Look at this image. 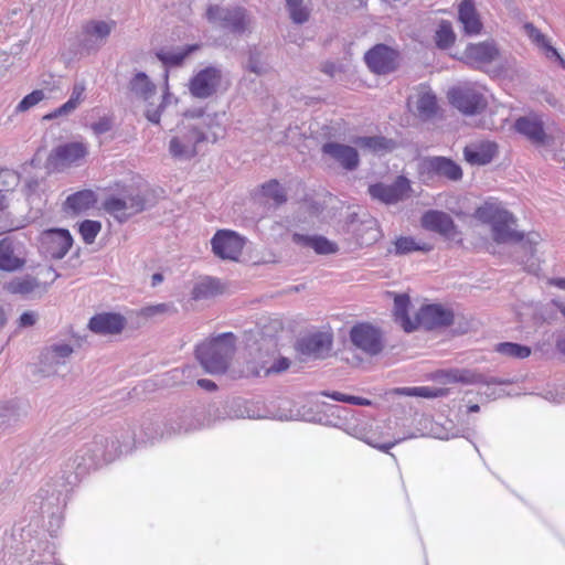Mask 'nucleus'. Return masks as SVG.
I'll return each instance as SVG.
<instances>
[{"instance_id":"4c0bfd02","label":"nucleus","mask_w":565,"mask_h":565,"mask_svg":"<svg viewBox=\"0 0 565 565\" xmlns=\"http://www.w3.org/2000/svg\"><path fill=\"white\" fill-rule=\"evenodd\" d=\"M411 300L405 294L397 295L394 299V316L396 321L401 323L406 332H412L416 329L415 320H411L408 317V307Z\"/></svg>"},{"instance_id":"de8ad7c7","label":"nucleus","mask_w":565,"mask_h":565,"mask_svg":"<svg viewBox=\"0 0 565 565\" xmlns=\"http://www.w3.org/2000/svg\"><path fill=\"white\" fill-rule=\"evenodd\" d=\"M286 7L294 23L302 24L308 21L310 10L303 0H286Z\"/></svg>"},{"instance_id":"bb28decb","label":"nucleus","mask_w":565,"mask_h":565,"mask_svg":"<svg viewBox=\"0 0 565 565\" xmlns=\"http://www.w3.org/2000/svg\"><path fill=\"white\" fill-rule=\"evenodd\" d=\"M458 21L466 35L476 36L482 31L483 24L472 0H462L458 6Z\"/></svg>"},{"instance_id":"6e6552de","label":"nucleus","mask_w":565,"mask_h":565,"mask_svg":"<svg viewBox=\"0 0 565 565\" xmlns=\"http://www.w3.org/2000/svg\"><path fill=\"white\" fill-rule=\"evenodd\" d=\"M74 353V345L70 341L54 339L46 343L39 358V370L43 375L58 374L61 367L66 366Z\"/></svg>"},{"instance_id":"09e8293b","label":"nucleus","mask_w":565,"mask_h":565,"mask_svg":"<svg viewBox=\"0 0 565 565\" xmlns=\"http://www.w3.org/2000/svg\"><path fill=\"white\" fill-rule=\"evenodd\" d=\"M39 287V282L32 277H22L11 280L7 285V290L14 295H29Z\"/></svg>"},{"instance_id":"2f4dec72","label":"nucleus","mask_w":565,"mask_h":565,"mask_svg":"<svg viewBox=\"0 0 565 565\" xmlns=\"http://www.w3.org/2000/svg\"><path fill=\"white\" fill-rule=\"evenodd\" d=\"M97 198L92 190H81L68 195L64 203V211L78 214L89 210L96 203Z\"/></svg>"},{"instance_id":"49530a36","label":"nucleus","mask_w":565,"mask_h":565,"mask_svg":"<svg viewBox=\"0 0 565 565\" xmlns=\"http://www.w3.org/2000/svg\"><path fill=\"white\" fill-rule=\"evenodd\" d=\"M262 195L273 200L275 205H281L287 201V193L282 185L275 179L264 183L260 189Z\"/></svg>"},{"instance_id":"f8f14e48","label":"nucleus","mask_w":565,"mask_h":565,"mask_svg":"<svg viewBox=\"0 0 565 565\" xmlns=\"http://www.w3.org/2000/svg\"><path fill=\"white\" fill-rule=\"evenodd\" d=\"M419 173L425 181L444 178L449 181H459L462 170L458 163L446 157H427L419 164Z\"/></svg>"},{"instance_id":"c9c22d12","label":"nucleus","mask_w":565,"mask_h":565,"mask_svg":"<svg viewBox=\"0 0 565 565\" xmlns=\"http://www.w3.org/2000/svg\"><path fill=\"white\" fill-rule=\"evenodd\" d=\"M86 86L84 82H76L72 88L71 96L66 103L57 107L54 111L46 115L44 118L53 119L60 116H65L74 111L78 105L84 100V93Z\"/></svg>"},{"instance_id":"aec40b11","label":"nucleus","mask_w":565,"mask_h":565,"mask_svg":"<svg viewBox=\"0 0 565 565\" xmlns=\"http://www.w3.org/2000/svg\"><path fill=\"white\" fill-rule=\"evenodd\" d=\"M352 343L369 355H376L383 350V339L379 329L369 323L354 326L350 331Z\"/></svg>"},{"instance_id":"dca6fc26","label":"nucleus","mask_w":565,"mask_h":565,"mask_svg":"<svg viewBox=\"0 0 565 565\" xmlns=\"http://www.w3.org/2000/svg\"><path fill=\"white\" fill-rule=\"evenodd\" d=\"M420 222L425 230L437 233L445 239L461 242L458 226L452 217L444 211L429 210L423 214Z\"/></svg>"},{"instance_id":"052dcab7","label":"nucleus","mask_w":565,"mask_h":565,"mask_svg":"<svg viewBox=\"0 0 565 565\" xmlns=\"http://www.w3.org/2000/svg\"><path fill=\"white\" fill-rule=\"evenodd\" d=\"M289 365H290L289 360L286 358H281L278 361H276L271 366L267 367L265 373L266 374L279 373V372L287 370L289 367Z\"/></svg>"},{"instance_id":"9b49d317","label":"nucleus","mask_w":565,"mask_h":565,"mask_svg":"<svg viewBox=\"0 0 565 565\" xmlns=\"http://www.w3.org/2000/svg\"><path fill=\"white\" fill-rule=\"evenodd\" d=\"M246 238L231 230H218L211 239L213 254L223 260L236 262L242 255Z\"/></svg>"},{"instance_id":"f03ea898","label":"nucleus","mask_w":565,"mask_h":565,"mask_svg":"<svg viewBox=\"0 0 565 565\" xmlns=\"http://www.w3.org/2000/svg\"><path fill=\"white\" fill-rule=\"evenodd\" d=\"M475 217L481 223L491 226L492 238L502 244L508 242H523V247L531 255L534 254L535 246L540 242V235L536 233L527 234L524 239L523 233L514 228L516 218L510 213L501 202L488 200L475 211Z\"/></svg>"},{"instance_id":"6ab92c4d","label":"nucleus","mask_w":565,"mask_h":565,"mask_svg":"<svg viewBox=\"0 0 565 565\" xmlns=\"http://www.w3.org/2000/svg\"><path fill=\"white\" fill-rule=\"evenodd\" d=\"M454 321V312L441 305L431 303L423 306L415 317V326L425 330L448 327Z\"/></svg>"},{"instance_id":"a878e982","label":"nucleus","mask_w":565,"mask_h":565,"mask_svg":"<svg viewBox=\"0 0 565 565\" xmlns=\"http://www.w3.org/2000/svg\"><path fill=\"white\" fill-rule=\"evenodd\" d=\"M25 264L24 256L20 247L10 237L0 241V270L17 271Z\"/></svg>"},{"instance_id":"603ef678","label":"nucleus","mask_w":565,"mask_h":565,"mask_svg":"<svg viewBox=\"0 0 565 565\" xmlns=\"http://www.w3.org/2000/svg\"><path fill=\"white\" fill-rule=\"evenodd\" d=\"M44 98V92L42 89H35L24 96L22 100L17 105L15 113H24L30 108L38 105Z\"/></svg>"},{"instance_id":"1a4fd4ad","label":"nucleus","mask_w":565,"mask_h":565,"mask_svg":"<svg viewBox=\"0 0 565 565\" xmlns=\"http://www.w3.org/2000/svg\"><path fill=\"white\" fill-rule=\"evenodd\" d=\"M88 154V146L83 141H71L53 148L47 157L46 166L53 171H64L73 166H79Z\"/></svg>"},{"instance_id":"ddd939ff","label":"nucleus","mask_w":565,"mask_h":565,"mask_svg":"<svg viewBox=\"0 0 565 565\" xmlns=\"http://www.w3.org/2000/svg\"><path fill=\"white\" fill-rule=\"evenodd\" d=\"M222 70L207 66L195 73L189 82L190 94L199 99H206L215 95L222 83Z\"/></svg>"},{"instance_id":"b1692460","label":"nucleus","mask_w":565,"mask_h":565,"mask_svg":"<svg viewBox=\"0 0 565 565\" xmlns=\"http://www.w3.org/2000/svg\"><path fill=\"white\" fill-rule=\"evenodd\" d=\"M499 55L500 51L494 41L470 43L463 52L465 62L477 68L494 62Z\"/></svg>"},{"instance_id":"c85d7f7f","label":"nucleus","mask_w":565,"mask_h":565,"mask_svg":"<svg viewBox=\"0 0 565 565\" xmlns=\"http://www.w3.org/2000/svg\"><path fill=\"white\" fill-rule=\"evenodd\" d=\"M447 379L449 382L454 383L483 384L487 387H490L491 385H504L508 383L505 380L493 376H486L481 373L468 369L451 370L447 373Z\"/></svg>"},{"instance_id":"e433bc0d","label":"nucleus","mask_w":565,"mask_h":565,"mask_svg":"<svg viewBox=\"0 0 565 565\" xmlns=\"http://www.w3.org/2000/svg\"><path fill=\"white\" fill-rule=\"evenodd\" d=\"M524 31L534 44L544 50L547 58H555L565 66L564 60L558 54L557 50L550 44L547 38L532 23H525Z\"/></svg>"},{"instance_id":"0e129e2a","label":"nucleus","mask_w":565,"mask_h":565,"mask_svg":"<svg viewBox=\"0 0 565 565\" xmlns=\"http://www.w3.org/2000/svg\"><path fill=\"white\" fill-rule=\"evenodd\" d=\"M345 403L353 404V405H362V406L371 405V401L363 398V397L353 396V395H349L348 398H345Z\"/></svg>"},{"instance_id":"6e6d98bb","label":"nucleus","mask_w":565,"mask_h":565,"mask_svg":"<svg viewBox=\"0 0 565 565\" xmlns=\"http://www.w3.org/2000/svg\"><path fill=\"white\" fill-rule=\"evenodd\" d=\"M113 128V120L108 116L100 117L96 122L90 125V129L96 136L108 132Z\"/></svg>"},{"instance_id":"680f3d73","label":"nucleus","mask_w":565,"mask_h":565,"mask_svg":"<svg viewBox=\"0 0 565 565\" xmlns=\"http://www.w3.org/2000/svg\"><path fill=\"white\" fill-rule=\"evenodd\" d=\"M164 310H167V305H164V303H160L157 306L143 307V319L148 318V317H152L159 312H163Z\"/></svg>"},{"instance_id":"864d4df0","label":"nucleus","mask_w":565,"mask_h":565,"mask_svg":"<svg viewBox=\"0 0 565 565\" xmlns=\"http://www.w3.org/2000/svg\"><path fill=\"white\" fill-rule=\"evenodd\" d=\"M246 67L249 72H253L256 75H263L267 72V67L260 61L259 54L257 52H250Z\"/></svg>"},{"instance_id":"f257e3e1","label":"nucleus","mask_w":565,"mask_h":565,"mask_svg":"<svg viewBox=\"0 0 565 565\" xmlns=\"http://www.w3.org/2000/svg\"><path fill=\"white\" fill-rule=\"evenodd\" d=\"M136 446V431L130 426L120 431L98 434L70 455L63 463L61 478L47 482L35 494L33 505L49 518V532L54 535L63 522V509L72 488L89 470L113 462Z\"/></svg>"},{"instance_id":"393cba45","label":"nucleus","mask_w":565,"mask_h":565,"mask_svg":"<svg viewBox=\"0 0 565 565\" xmlns=\"http://www.w3.org/2000/svg\"><path fill=\"white\" fill-rule=\"evenodd\" d=\"M497 151L495 142L482 140L467 145L463 149V157L471 166H484L492 161Z\"/></svg>"},{"instance_id":"69168bd1","label":"nucleus","mask_w":565,"mask_h":565,"mask_svg":"<svg viewBox=\"0 0 565 565\" xmlns=\"http://www.w3.org/2000/svg\"><path fill=\"white\" fill-rule=\"evenodd\" d=\"M395 394L403 395V396L417 397V386H415V387H397V388H395Z\"/></svg>"},{"instance_id":"4468645a","label":"nucleus","mask_w":565,"mask_h":565,"mask_svg":"<svg viewBox=\"0 0 565 565\" xmlns=\"http://www.w3.org/2000/svg\"><path fill=\"white\" fill-rule=\"evenodd\" d=\"M411 192V182L404 175L397 177L392 184L380 182L369 186L371 198L387 205L396 204L408 199Z\"/></svg>"},{"instance_id":"423d86ee","label":"nucleus","mask_w":565,"mask_h":565,"mask_svg":"<svg viewBox=\"0 0 565 565\" xmlns=\"http://www.w3.org/2000/svg\"><path fill=\"white\" fill-rule=\"evenodd\" d=\"M205 17L214 25H218L234 34H243L250 30L252 18L243 7L209 6Z\"/></svg>"},{"instance_id":"3c124183","label":"nucleus","mask_w":565,"mask_h":565,"mask_svg":"<svg viewBox=\"0 0 565 565\" xmlns=\"http://www.w3.org/2000/svg\"><path fill=\"white\" fill-rule=\"evenodd\" d=\"M102 230L99 221L85 220L78 225L79 234L86 244H92Z\"/></svg>"},{"instance_id":"5701e85b","label":"nucleus","mask_w":565,"mask_h":565,"mask_svg":"<svg viewBox=\"0 0 565 565\" xmlns=\"http://www.w3.org/2000/svg\"><path fill=\"white\" fill-rule=\"evenodd\" d=\"M321 152L347 171H353L360 164L358 150L344 143L328 141L322 145Z\"/></svg>"},{"instance_id":"a211bd4d","label":"nucleus","mask_w":565,"mask_h":565,"mask_svg":"<svg viewBox=\"0 0 565 565\" xmlns=\"http://www.w3.org/2000/svg\"><path fill=\"white\" fill-rule=\"evenodd\" d=\"M343 430L359 439L363 443L367 444L369 446L376 448L383 452H387L391 448H393L396 444H398L402 439H396L394 441L388 443H380V437L375 431L372 429L371 420L367 418H356L354 422H347L344 424Z\"/></svg>"},{"instance_id":"a19ab883","label":"nucleus","mask_w":565,"mask_h":565,"mask_svg":"<svg viewBox=\"0 0 565 565\" xmlns=\"http://www.w3.org/2000/svg\"><path fill=\"white\" fill-rule=\"evenodd\" d=\"M433 249V245L426 242H417L413 237L401 236L395 241L394 250H390V253H394L395 255H406L412 252H430Z\"/></svg>"},{"instance_id":"a18cd8bd","label":"nucleus","mask_w":565,"mask_h":565,"mask_svg":"<svg viewBox=\"0 0 565 565\" xmlns=\"http://www.w3.org/2000/svg\"><path fill=\"white\" fill-rule=\"evenodd\" d=\"M434 39L437 47L443 50L450 47L456 40L451 23L447 20H443L435 32Z\"/></svg>"},{"instance_id":"bf43d9fd","label":"nucleus","mask_w":565,"mask_h":565,"mask_svg":"<svg viewBox=\"0 0 565 565\" xmlns=\"http://www.w3.org/2000/svg\"><path fill=\"white\" fill-rule=\"evenodd\" d=\"M38 315L33 311H25L19 318V326L21 328H28L35 324Z\"/></svg>"},{"instance_id":"13d9d810","label":"nucleus","mask_w":565,"mask_h":565,"mask_svg":"<svg viewBox=\"0 0 565 565\" xmlns=\"http://www.w3.org/2000/svg\"><path fill=\"white\" fill-rule=\"evenodd\" d=\"M545 398L555 404L565 403V387H556L555 390L547 391Z\"/></svg>"},{"instance_id":"473e14b6","label":"nucleus","mask_w":565,"mask_h":565,"mask_svg":"<svg viewBox=\"0 0 565 565\" xmlns=\"http://www.w3.org/2000/svg\"><path fill=\"white\" fill-rule=\"evenodd\" d=\"M332 339L328 333H313L301 341V351L317 358L323 356L331 349Z\"/></svg>"},{"instance_id":"412c9836","label":"nucleus","mask_w":565,"mask_h":565,"mask_svg":"<svg viewBox=\"0 0 565 565\" xmlns=\"http://www.w3.org/2000/svg\"><path fill=\"white\" fill-rule=\"evenodd\" d=\"M140 200L122 189L119 196L109 195L103 202L105 212L114 216L118 222L127 221L132 214L139 211Z\"/></svg>"},{"instance_id":"cd10ccee","label":"nucleus","mask_w":565,"mask_h":565,"mask_svg":"<svg viewBox=\"0 0 565 565\" xmlns=\"http://www.w3.org/2000/svg\"><path fill=\"white\" fill-rule=\"evenodd\" d=\"M125 327V319L118 313H98L90 318L88 328L97 334H117Z\"/></svg>"},{"instance_id":"0eeeda50","label":"nucleus","mask_w":565,"mask_h":565,"mask_svg":"<svg viewBox=\"0 0 565 565\" xmlns=\"http://www.w3.org/2000/svg\"><path fill=\"white\" fill-rule=\"evenodd\" d=\"M116 26L113 20H89L82 24L77 35V51L81 54H96L106 43Z\"/></svg>"},{"instance_id":"ea45409f","label":"nucleus","mask_w":565,"mask_h":565,"mask_svg":"<svg viewBox=\"0 0 565 565\" xmlns=\"http://www.w3.org/2000/svg\"><path fill=\"white\" fill-rule=\"evenodd\" d=\"M222 292V286L218 279L205 277L199 280L192 290V297L195 300L209 299Z\"/></svg>"},{"instance_id":"5fc2aeb1","label":"nucleus","mask_w":565,"mask_h":565,"mask_svg":"<svg viewBox=\"0 0 565 565\" xmlns=\"http://www.w3.org/2000/svg\"><path fill=\"white\" fill-rule=\"evenodd\" d=\"M128 97L131 102L141 98V72H137L131 78L128 87Z\"/></svg>"},{"instance_id":"7c9ffc66","label":"nucleus","mask_w":565,"mask_h":565,"mask_svg":"<svg viewBox=\"0 0 565 565\" xmlns=\"http://www.w3.org/2000/svg\"><path fill=\"white\" fill-rule=\"evenodd\" d=\"M515 130L530 139L533 143L543 145L546 135L543 124L535 117H521L515 121Z\"/></svg>"},{"instance_id":"338daca9","label":"nucleus","mask_w":565,"mask_h":565,"mask_svg":"<svg viewBox=\"0 0 565 565\" xmlns=\"http://www.w3.org/2000/svg\"><path fill=\"white\" fill-rule=\"evenodd\" d=\"M198 385L206 391H214L216 390V384L207 379H201L198 381Z\"/></svg>"},{"instance_id":"20e7f679","label":"nucleus","mask_w":565,"mask_h":565,"mask_svg":"<svg viewBox=\"0 0 565 565\" xmlns=\"http://www.w3.org/2000/svg\"><path fill=\"white\" fill-rule=\"evenodd\" d=\"M235 351L232 333H223L196 347L195 355L203 369L210 374L224 373Z\"/></svg>"},{"instance_id":"4d7b16f0","label":"nucleus","mask_w":565,"mask_h":565,"mask_svg":"<svg viewBox=\"0 0 565 565\" xmlns=\"http://www.w3.org/2000/svg\"><path fill=\"white\" fill-rule=\"evenodd\" d=\"M446 395L444 388H436L430 386H417V397L423 398H437Z\"/></svg>"},{"instance_id":"37998d69","label":"nucleus","mask_w":565,"mask_h":565,"mask_svg":"<svg viewBox=\"0 0 565 565\" xmlns=\"http://www.w3.org/2000/svg\"><path fill=\"white\" fill-rule=\"evenodd\" d=\"M417 115L422 119L431 118L437 110L436 96L430 92H423L417 96L415 103Z\"/></svg>"},{"instance_id":"8fccbe9b","label":"nucleus","mask_w":565,"mask_h":565,"mask_svg":"<svg viewBox=\"0 0 565 565\" xmlns=\"http://www.w3.org/2000/svg\"><path fill=\"white\" fill-rule=\"evenodd\" d=\"M495 352L511 358L525 359L531 354V349L513 342H501L495 345Z\"/></svg>"},{"instance_id":"39448f33","label":"nucleus","mask_w":565,"mask_h":565,"mask_svg":"<svg viewBox=\"0 0 565 565\" xmlns=\"http://www.w3.org/2000/svg\"><path fill=\"white\" fill-rule=\"evenodd\" d=\"M215 423L216 418L213 406L199 405L183 409L178 414L161 436L188 434L210 427Z\"/></svg>"},{"instance_id":"79ce46f5","label":"nucleus","mask_w":565,"mask_h":565,"mask_svg":"<svg viewBox=\"0 0 565 565\" xmlns=\"http://www.w3.org/2000/svg\"><path fill=\"white\" fill-rule=\"evenodd\" d=\"M353 142L373 152L387 151L393 148V141L382 136L356 137Z\"/></svg>"},{"instance_id":"7ed1b4c3","label":"nucleus","mask_w":565,"mask_h":565,"mask_svg":"<svg viewBox=\"0 0 565 565\" xmlns=\"http://www.w3.org/2000/svg\"><path fill=\"white\" fill-rule=\"evenodd\" d=\"M218 132L206 134L198 125L184 117L173 130L169 140V153L178 160H190L198 154V146L204 141L216 142Z\"/></svg>"},{"instance_id":"58836bf2","label":"nucleus","mask_w":565,"mask_h":565,"mask_svg":"<svg viewBox=\"0 0 565 565\" xmlns=\"http://www.w3.org/2000/svg\"><path fill=\"white\" fill-rule=\"evenodd\" d=\"M17 535L20 536L21 539V545L22 546H17L15 547V554H12L11 552L9 554H4L3 555V558H2V562H3V565H22V562L18 558V556L26 551V543H31V537H32V531L31 530H28L25 531L24 526L20 525V524H15L13 526V530H12V536L15 537Z\"/></svg>"},{"instance_id":"e2e57ef3","label":"nucleus","mask_w":565,"mask_h":565,"mask_svg":"<svg viewBox=\"0 0 565 565\" xmlns=\"http://www.w3.org/2000/svg\"><path fill=\"white\" fill-rule=\"evenodd\" d=\"M142 78H143V100H147L151 96L153 85L145 73L142 75Z\"/></svg>"},{"instance_id":"9d476101","label":"nucleus","mask_w":565,"mask_h":565,"mask_svg":"<svg viewBox=\"0 0 565 565\" xmlns=\"http://www.w3.org/2000/svg\"><path fill=\"white\" fill-rule=\"evenodd\" d=\"M448 98L454 107L467 116L481 113L488 104L484 95L470 85L451 88Z\"/></svg>"},{"instance_id":"4be33fe9","label":"nucleus","mask_w":565,"mask_h":565,"mask_svg":"<svg viewBox=\"0 0 565 565\" xmlns=\"http://www.w3.org/2000/svg\"><path fill=\"white\" fill-rule=\"evenodd\" d=\"M73 245V237L68 230L51 228L41 235V248L46 256L62 259Z\"/></svg>"},{"instance_id":"c03bdc74","label":"nucleus","mask_w":565,"mask_h":565,"mask_svg":"<svg viewBox=\"0 0 565 565\" xmlns=\"http://www.w3.org/2000/svg\"><path fill=\"white\" fill-rule=\"evenodd\" d=\"M168 81V73H164V82ZM177 103V99L173 97L172 94L168 90V83H166V90L163 92L161 96V102L158 105L156 109H151L147 107L146 109V117L147 119L152 124H159L160 122V115L163 113L169 106Z\"/></svg>"},{"instance_id":"f3484780","label":"nucleus","mask_w":565,"mask_h":565,"mask_svg":"<svg viewBox=\"0 0 565 565\" xmlns=\"http://www.w3.org/2000/svg\"><path fill=\"white\" fill-rule=\"evenodd\" d=\"M213 409L216 423L225 419H260L266 417L254 402L242 398L233 399L221 408L213 405Z\"/></svg>"},{"instance_id":"2eb2a0df","label":"nucleus","mask_w":565,"mask_h":565,"mask_svg":"<svg viewBox=\"0 0 565 565\" xmlns=\"http://www.w3.org/2000/svg\"><path fill=\"white\" fill-rule=\"evenodd\" d=\"M398 58L399 53L385 44H376L364 55L365 64L372 73L377 75L394 72L398 65Z\"/></svg>"},{"instance_id":"f704fd0d","label":"nucleus","mask_w":565,"mask_h":565,"mask_svg":"<svg viewBox=\"0 0 565 565\" xmlns=\"http://www.w3.org/2000/svg\"><path fill=\"white\" fill-rule=\"evenodd\" d=\"M199 47L200 46L198 44H192L175 50L161 49L156 53V56L166 68L178 67L181 66L184 60Z\"/></svg>"},{"instance_id":"c756f323","label":"nucleus","mask_w":565,"mask_h":565,"mask_svg":"<svg viewBox=\"0 0 565 565\" xmlns=\"http://www.w3.org/2000/svg\"><path fill=\"white\" fill-rule=\"evenodd\" d=\"M292 242L303 247L312 248L319 255H330L338 252V245L320 235H305L295 233Z\"/></svg>"},{"instance_id":"72a5a7b5","label":"nucleus","mask_w":565,"mask_h":565,"mask_svg":"<svg viewBox=\"0 0 565 565\" xmlns=\"http://www.w3.org/2000/svg\"><path fill=\"white\" fill-rule=\"evenodd\" d=\"M184 117L189 120L199 119V122H194L201 129H203L206 134L211 135L212 131L218 132V139L223 137L224 129L220 122V115L214 114H204L203 109H190L184 113Z\"/></svg>"},{"instance_id":"774afa93","label":"nucleus","mask_w":565,"mask_h":565,"mask_svg":"<svg viewBox=\"0 0 565 565\" xmlns=\"http://www.w3.org/2000/svg\"><path fill=\"white\" fill-rule=\"evenodd\" d=\"M25 186L28 189L29 194L34 193L39 188V181L35 178H30L25 182Z\"/></svg>"}]
</instances>
